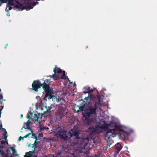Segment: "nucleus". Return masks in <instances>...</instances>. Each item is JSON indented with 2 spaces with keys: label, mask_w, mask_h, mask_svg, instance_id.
<instances>
[{
  "label": "nucleus",
  "mask_w": 157,
  "mask_h": 157,
  "mask_svg": "<svg viewBox=\"0 0 157 157\" xmlns=\"http://www.w3.org/2000/svg\"><path fill=\"white\" fill-rule=\"evenodd\" d=\"M50 83V80L48 79L44 80L43 83H41L39 80H35L32 84V88L31 89L35 92H37L38 89L42 86L46 94L43 99L46 101L47 99L50 100L53 97L52 95L53 92L49 86Z\"/></svg>",
  "instance_id": "f257e3e1"
},
{
  "label": "nucleus",
  "mask_w": 157,
  "mask_h": 157,
  "mask_svg": "<svg viewBox=\"0 0 157 157\" xmlns=\"http://www.w3.org/2000/svg\"><path fill=\"white\" fill-rule=\"evenodd\" d=\"M97 99V101H96L94 107H93L92 105L89 106V107L85 110L84 113L83 114V120L88 125L90 124L91 119H93V118L95 117L97 108L100 107L101 105L100 96L98 95Z\"/></svg>",
  "instance_id": "f03ea898"
},
{
  "label": "nucleus",
  "mask_w": 157,
  "mask_h": 157,
  "mask_svg": "<svg viewBox=\"0 0 157 157\" xmlns=\"http://www.w3.org/2000/svg\"><path fill=\"white\" fill-rule=\"evenodd\" d=\"M114 129V131L116 130H119L120 131V136L122 139L123 140H126L128 139V136L130 135L133 132V130L132 129H121V126L115 123L113 124Z\"/></svg>",
  "instance_id": "7ed1b4c3"
},
{
  "label": "nucleus",
  "mask_w": 157,
  "mask_h": 157,
  "mask_svg": "<svg viewBox=\"0 0 157 157\" xmlns=\"http://www.w3.org/2000/svg\"><path fill=\"white\" fill-rule=\"evenodd\" d=\"M67 131L64 127H59L56 131V134L61 139L65 140L67 139L68 136L66 134Z\"/></svg>",
  "instance_id": "20e7f679"
},
{
  "label": "nucleus",
  "mask_w": 157,
  "mask_h": 157,
  "mask_svg": "<svg viewBox=\"0 0 157 157\" xmlns=\"http://www.w3.org/2000/svg\"><path fill=\"white\" fill-rule=\"evenodd\" d=\"M15 148V145L14 146L9 147L6 150V152L7 153V154L5 153L3 150H0V154L2 155L3 157L6 156H7L8 155L10 154V150H11L12 151V154L13 155L17 156L18 155V154L17 153V152Z\"/></svg>",
  "instance_id": "39448f33"
},
{
  "label": "nucleus",
  "mask_w": 157,
  "mask_h": 157,
  "mask_svg": "<svg viewBox=\"0 0 157 157\" xmlns=\"http://www.w3.org/2000/svg\"><path fill=\"white\" fill-rule=\"evenodd\" d=\"M29 113L31 115V116H30L29 115V113H28L27 118L29 120L32 118V117H33L32 118V120L33 121H35L37 122H40L41 120L42 117H44V115L42 113L41 114L40 113H38L37 114H34L32 112H29Z\"/></svg>",
  "instance_id": "423d86ee"
},
{
  "label": "nucleus",
  "mask_w": 157,
  "mask_h": 157,
  "mask_svg": "<svg viewBox=\"0 0 157 157\" xmlns=\"http://www.w3.org/2000/svg\"><path fill=\"white\" fill-rule=\"evenodd\" d=\"M89 142V138L87 137L85 138H80L77 142L79 147L82 149L85 148Z\"/></svg>",
  "instance_id": "0eeeda50"
},
{
  "label": "nucleus",
  "mask_w": 157,
  "mask_h": 157,
  "mask_svg": "<svg viewBox=\"0 0 157 157\" xmlns=\"http://www.w3.org/2000/svg\"><path fill=\"white\" fill-rule=\"evenodd\" d=\"M36 4H35L33 5H32L31 3H28L25 6H23L21 4L18 3L15 6V7L16 8L21 10L25 9L27 10H28L31 9H32Z\"/></svg>",
  "instance_id": "6e6552de"
},
{
  "label": "nucleus",
  "mask_w": 157,
  "mask_h": 157,
  "mask_svg": "<svg viewBox=\"0 0 157 157\" xmlns=\"http://www.w3.org/2000/svg\"><path fill=\"white\" fill-rule=\"evenodd\" d=\"M41 110L43 112L42 113L44 117L50 116L52 114L53 110H51V108L49 106H45L41 108Z\"/></svg>",
  "instance_id": "1a4fd4ad"
},
{
  "label": "nucleus",
  "mask_w": 157,
  "mask_h": 157,
  "mask_svg": "<svg viewBox=\"0 0 157 157\" xmlns=\"http://www.w3.org/2000/svg\"><path fill=\"white\" fill-rule=\"evenodd\" d=\"M65 109L63 107H59L57 111L56 116L58 119H61L66 114Z\"/></svg>",
  "instance_id": "9d476101"
},
{
  "label": "nucleus",
  "mask_w": 157,
  "mask_h": 157,
  "mask_svg": "<svg viewBox=\"0 0 157 157\" xmlns=\"http://www.w3.org/2000/svg\"><path fill=\"white\" fill-rule=\"evenodd\" d=\"M68 133L70 134V137L75 136L76 138L78 137L79 134V132L76 129H71L68 132Z\"/></svg>",
  "instance_id": "9b49d317"
},
{
  "label": "nucleus",
  "mask_w": 157,
  "mask_h": 157,
  "mask_svg": "<svg viewBox=\"0 0 157 157\" xmlns=\"http://www.w3.org/2000/svg\"><path fill=\"white\" fill-rule=\"evenodd\" d=\"M14 5V3L12 1H10L8 2L6 5V11H8L9 10L12 9V6Z\"/></svg>",
  "instance_id": "f8f14e48"
},
{
  "label": "nucleus",
  "mask_w": 157,
  "mask_h": 157,
  "mask_svg": "<svg viewBox=\"0 0 157 157\" xmlns=\"http://www.w3.org/2000/svg\"><path fill=\"white\" fill-rule=\"evenodd\" d=\"M97 130L96 128H94L93 126H90L88 128V132L90 135H92L96 133Z\"/></svg>",
  "instance_id": "ddd939ff"
},
{
  "label": "nucleus",
  "mask_w": 157,
  "mask_h": 157,
  "mask_svg": "<svg viewBox=\"0 0 157 157\" xmlns=\"http://www.w3.org/2000/svg\"><path fill=\"white\" fill-rule=\"evenodd\" d=\"M115 148L117 150V153H118L122 148L121 144L119 143H117L115 145Z\"/></svg>",
  "instance_id": "4468645a"
},
{
  "label": "nucleus",
  "mask_w": 157,
  "mask_h": 157,
  "mask_svg": "<svg viewBox=\"0 0 157 157\" xmlns=\"http://www.w3.org/2000/svg\"><path fill=\"white\" fill-rule=\"evenodd\" d=\"M78 107H79V109L77 110V112L78 113H79L81 111H83L85 108V104L83 103V104L82 106H78Z\"/></svg>",
  "instance_id": "2eb2a0df"
},
{
  "label": "nucleus",
  "mask_w": 157,
  "mask_h": 157,
  "mask_svg": "<svg viewBox=\"0 0 157 157\" xmlns=\"http://www.w3.org/2000/svg\"><path fill=\"white\" fill-rule=\"evenodd\" d=\"M34 151H29L25 153V155L24 157H32L33 154L34 153Z\"/></svg>",
  "instance_id": "dca6fc26"
},
{
  "label": "nucleus",
  "mask_w": 157,
  "mask_h": 157,
  "mask_svg": "<svg viewBox=\"0 0 157 157\" xmlns=\"http://www.w3.org/2000/svg\"><path fill=\"white\" fill-rule=\"evenodd\" d=\"M53 71L55 74H56L57 72L58 73H61L62 74V72L63 71H62L60 68L56 67L54 69Z\"/></svg>",
  "instance_id": "f3484780"
},
{
  "label": "nucleus",
  "mask_w": 157,
  "mask_h": 157,
  "mask_svg": "<svg viewBox=\"0 0 157 157\" xmlns=\"http://www.w3.org/2000/svg\"><path fill=\"white\" fill-rule=\"evenodd\" d=\"M108 131H111L110 132H109L110 133H111V136L114 137L113 136H115L116 135V133L115 132V131H114V129H109Z\"/></svg>",
  "instance_id": "a211bd4d"
},
{
  "label": "nucleus",
  "mask_w": 157,
  "mask_h": 157,
  "mask_svg": "<svg viewBox=\"0 0 157 157\" xmlns=\"http://www.w3.org/2000/svg\"><path fill=\"white\" fill-rule=\"evenodd\" d=\"M38 143V142H36V143H35V142H34V144H33V145L32 147L34 148L33 151H34L36 150V148L37 147V144Z\"/></svg>",
  "instance_id": "6ab92c4d"
},
{
  "label": "nucleus",
  "mask_w": 157,
  "mask_h": 157,
  "mask_svg": "<svg viewBox=\"0 0 157 157\" xmlns=\"http://www.w3.org/2000/svg\"><path fill=\"white\" fill-rule=\"evenodd\" d=\"M62 74L63 75L61 77V78L64 80H65L67 78V76L65 75V71H62Z\"/></svg>",
  "instance_id": "aec40b11"
},
{
  "label": "nucleus",
  "mask_w": 157,
  "mask_h": 157,
  "mask_svg": "<svg viewBox=\"0 0 157 157\" xmlns=\"http://www.w3.org/2000/svg\"><path fill=\"white\" fill-rule=\"evenodd\" d=\"M7 133L6 131L5 130L4 132V133L3 134V136H4L3 138L5 140H7Z\"/></svg>",
  "instance_id": "412c9836"
},
{
  "label": "nucleus",
  "mask_w": 157,
  "mask_h": 157,
  "mask_svg": "<svg viewBox=\"0 0 157 157\" xmlns=\"http://www.w3.org/2000/svg\"><path fill=\"white\" fill-rule=\"evenodd\" d=\"M58 101H61L62 103H60V104H61V105H62L63 104V102L64 103L65 102V100L62 98H58Z\"/></svg>",
  "instance_id": "4be33fe9"
},
{
  "label": "nucleus",
  "mask_w": 157,
  "mask_h": 157,
  "mask_svg": "<svg viewBox=\"0 0 157 157\" xmlns=\"http://www.w3.org/2000/svg\"><path fill=\"white\" fill-rule=\"evenodd\" d=\"M110 131H108V130H107L106 135V136H109V137L111 136V133H110L109 132H110Z\"/></svg>",
  "instance_id": "5701e85b"
},
{
  "label": "nucleus",
  "mask_w": 157,
  "mask_h": 157,
  "mask_svg": "<svg viewBox=\"0 0 157 157\" xmlns=\"http://www.w3.org/2000/svg\"><path fill=\"white\" fill-rule=\"evenodd\" d=\"M83 93L85 94L88 93L90 94V87H89L87 88V91H84Z\"/></svg>",
  "instance_id": "b1692460"
},
{
  "label": "nucleus",
  "mask_w": 157,
  "mask_h": 157,
  "mask_svg": "<svg viewBox=\"0 0 157 157\" xmlns=\"http://www.w3.org/2000/svg\"><path fill=\"white\" fill-rule=\"evenodd\" d=\"M32 135L33 136H35L34 138L35 139V141L34 142H35V143H36V142H38V141H37V138L36 137V136H35V134L34 133H32Z\"/></svg>",
  "instance_id": "393cba45"
},
{
  "label": "nucleus",
  "mask_w": 157,
  "mask_h": 157,
  "mask_svg": "<svg viewBox=\"0 0 157 157\" xmlns=\"http://www.w3.org/2000/svg\"><path fill=\"white\" fill-rule=\"evenodd\" d=\"M25 128V129H27L28 130H31V132H32V133H33V131L32 130V129L30 127H29V126L28 125H27L26 126V128Z\"/></svg>",
  "instance_id": "a878e982"
},
{
  "label": "nucleus",
  "mask_w": 157,
  "mask_h": 157,
  "mask_svg": "<svg viewBox=\"0 0 157 157\" xmlns=\"http://www.w3.org/2000/svg\"><path fill=\"white\" fill-rule=\"evenodd\" d=\"M55 74H55L54 73V74L52 76H53V77L54 79L55 80H57L58 79V78H57V76Z\"/></svg>",
  "instance_id": "bb28decb"
},
{
  "label": "nucleus",
  "mask_w": 157,
  "mask_h": 157,
  "mask_svg": "<svg viewBox=\"0 0 157 157\" xmlns=\"http://www.w3.org/2000/svg\"><path fill=\"white\" fill-rule=\"evenodd\" d=\"M90 98H91L89 96L86 97L84 99L86 100V103L87 102L89 103V102H90V101H88V100L89 99H90Z\"/></svg>",
  "instance_id": "cd10ccee"
},
{
  "label": "nucleus",
  "mask_w": 157,
  "mask_h": 157,
  "mask_svg": "<svg viewBox=\"0 0 157 157\" xmlns=\"http://www.w3.org/2000/svg\"><path fill=\"white\" fill-rule=\"evenodd\" d=\"M24 137H22L21 136H20L18 138V140H19V141H20L21 140H24Z\"/></svg>",
  "instance_id": "c85d7f7f"
},
{
  "label": "nucleus",
  "mask_w": 157,
  "mask_h": 157,
  "mask_svg": "<svg viewBox=\"0 0 157 157\" xmlns=\"http://www.w3.org/2000/svg\"><path fill=\"white\" fill-rule=\"evenodd\" d=\"M30 123V122L29 120L28 121L26 124V126L27 125L29 126V125Z\"/></svg>",
  "instance_id": "c756f323"
},
{
  "label": "nucleus",
  "mask_w": 157,
  "mask_h": 157,
  "mask_svg": "<svg viewBox=\"0 0 157 157\" xmlns=\"http://www.w3.org/2000/svg\"><path fill=\"white\" fill-rule=\"evenodd\" d=\"M32 5H34V4H36L34 6H35L37 4L38 2H33V3H32V2L31 3Z\"/></svg>",
  "instance_id": "7c9ffc66"
},
{
  "label": "nucleus",
  "mask_w": 157,
  "mask_h": 157,
  "mask_svg": "<svg viewBox=\"0 0 157 157\" xmlns=\"http://www.w3.org/2000/svg\"><path fill=\"white\" fill-rule=\"evenodd\" d=\"M100 128H105V125H103L102 126H100Z\"/></svg>",
  "instance_id": "2f4dec72"
},
{
  "label": "nucleus",
  "mask_w": 157,
  "mask_h": 157,
  "mask_svg": "<svg viewBox=\"0 0 157 157\" xmlns=\"http://www.w3.org/2000/svg\"><path fill=\"white\" fill-rule=\"evenodd\" d=\"M1 92V91L0 92V93ZM3 98V96L2 95L0 94V99H2Z\"/></svg>",
  "instance_id": "473e14b6"
},
{
  "label": "nucleus",
  "mask_w": 157,
  "mask_h": 157,
  "mask_svg": "<svg viewBox=\"0 0 157 157\" xmlns=\"http://www.w3.org/2000/svg\"><path fill=\"white\" fill-rule=\"evenodd\" d=\"M5 143V141H1V144H2V145H4Z\"/></svg>",
  "instance_id": "72a5a7b5"
},
{
  "label": "nucleus",
  "mask_w": 157,
  "mask_h": 157,
  "mask_svg": "<svg viewBox=\"0 0 157 157\" xmlns=\"http://www.w3.org/2000/svg\"><path fill=\"white\" fill-rule=\"evenodd\" d=\"M31 1V0H27V1H26V3H30V2Z\"/></svg>",
  "instance_id": "f704fd0d"
},
{
  "label": "nucleus",
  "mask_w": 157,
  "mask_h": 157,
  "mask_svg": "<svg viewBox=\"0 0 157 157\" xmlns=\"http://www.w3.org/2000/svg\"><path fill=\"white\" fill-rule=\"evenodd\" d=\"M0 147H1V148H3L4 147V146L3 145H2Z\"/></svg>",
  "instance_id": "c9c22d12"
},
{
  "label": "nucleus",
  "mask_w": 157,
  "mask_h": 157,
  "mask_svg": "<svg viewBox=\"0 0 157 157\" xmlns=\"http://www.w3.org/2000/svg\"><path fill=\"white\" fill-rule=\"evenodd\" d=\"M28 136L26 134V135L25 136H24V138H27V137H28Z\"/></svg>",
  "instance_id": "e433bc0d"
},
{
  "label": "nucleus",
  "mask_w": 157,
  "mask_h": 157,
  "mask_svg": "<svg viewBox=\"0 0 157 157\" xmlns=\"http://www.w3.org/2000/svg\"><path fill=\"white\" fill-rule=\"evenodd\" d=\"M7 46H8L7 44H6V45H5V48L6 49V47H7Z\"/></svg>",
  "instance_id": "4c0bfd02"
},
{
  "label": "nucleus",
  "mask_w": 157,
  "mask_h": 157,
  "mask_svg": "<svg viewBox=\"0 0 157 157\" xmlns=\"http://www.w3.org/2000/svg\"><path fill=\"white\" fill-rule=\"evenodd\" d=\"M2 128V124L0 125V129H1Z\"/></svg>",
  "instance_id": "58836bf2"
},
{
  "label": "nucleus",
  "mask_w": 157,
  "mask_h": 157,
  "mask_svg": "<svg viewBox=\"0 0 157 157\" xmlns=\"http://www.w3.org/2000/svg\"><path fill=\"white\" fill-rule=\"evenodd\" d=\"M31 134V133H28V134H27V135L28 136H29Z\"/></svg>",
  "instance_id": "ea45409f"
},
{
  "label": "nucleus",
  "mask_w": 157,
  "mask_h": 157,
  "mask_svg": "<svg viewBox=\"0 0 157 157\" xmlns=\"http://www.w3.org/2000/svg\"><path fill=\"white\" fill-rule=\"evenodd\" d=\"M23 114H21V118H22L23 117Z\"/></svg>",
  "instance_id": "a19ab883"
},
{
  "label": "nucleus",
  "mask_w": 157,
  "mask_h": 157,
  "mask_svg": "<svg viewBox=\"0 0 157 157\" xmlns=\"http://www.w3.org/2000/svg\"><path fill=\"white\" fill-rule=\"evenodd\" d=\"M90 93H91V91H93V90H90Z\"/></svg>",
  "instance_id": "79ce46f5"
},
{
  "label": "nucleus",
  "mask_w": 157,
  "mask_h": 157,
  "mask_svg": "<svg viewBox=\"0 0 157 157\" xmlns=\"http://www.w3.org/2000/svg\"><path fill=\"white\" fill-rule=\"evenodd\" d=\"M90 157H94L93 156H90Z\"/></svg>",
  "instance_id": "37998d69"
},
{
  "label": "nucleus",
  "mask_w": 157,
  "mask_h": 157,
  "mask_svg": "<svg viewBox=\"0 0 157 157\" xmlns=\"http://www.w3.org/2000/svg\"><path fill=\"white\" fill-rule=\"evenodd\" d=\"M8 157V156H5V157Z\"/></svg>",
  "instance_id": "c03bdc74"
},
{
  "label": "nucleus",
  "mask_w": 157,
  "mask_h": 157,
  "mask_svg": "<svg viewBox=\"0 0 157 157\" xmlns=\"http://www.w3.org/2000/svg\"><path fill=\"white\" fill-rule=\"evenodd\" d=\"M1 117V114H0V117Z\"/></svg>",
  "instance_id": "a18cd8bd"
},
{
  "label": "nucleus",
  "mask_w": 157,
  "mask_h": 157,
  "mask_svg": "<svg viewBox=\"0 0 157 157\" xmlns=\"http://www.w3.org/2000/svg\"><path fill=\"white\" fill-rule=\"evenodd\" d=\"M7 144H8V143L7 142H6Z\"/></svg>",
  "instance_id": "49530a36"
},
{
  "label": "nucleus",
  "mask_w": 157,
  "mask_h": 157,
  "mask_svg": "<svg viewBox=\"0 0 157 157\" xmlns=\"http://www.w3.org/2000/svg\"><path fill=\"white\" fill-rule=\"evenodd\" d=\"M1 91V89H0V92Z\"/></svg>",
  "instance_id": "de8ad7c7"
}]
</instances>
